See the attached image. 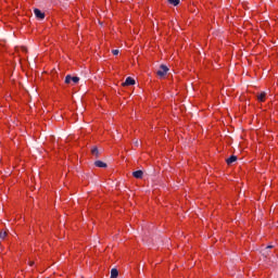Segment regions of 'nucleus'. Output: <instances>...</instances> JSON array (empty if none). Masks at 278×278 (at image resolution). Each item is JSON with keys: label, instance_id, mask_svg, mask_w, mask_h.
I'll return each instance as SVG.
<instances>
[{"label": "nucleus", "instance_id": "nucleus-1", "mask_svg": "<svg viewBox=\"0 0 278 278\" xmlns=\"http://www.w3.org/2000/svg\"><path fill=\"white\" fill-rule=\"evenodd\" d=\"M166 73H168V66L161 65L160 70L156 72V75H159V77H164Z\"/></svg>", "mask_w": 278, "mask_h": 278}, {"label": "nucleus", "instance_id": "nucleus-2", "mask_svg": "<svg viewBox=\"0 0 278 278\" xmlns=\"http://www.w3.org/2000/svg\"><path fill=\"white\" fill-rule=\"evenodd\" d=\"M34 14L36 18H39L40 21L45 20V13H42V11H40L39 9H35Z\"/></svg>", "mask_w": 278, "mask_h": 278}, {"label": "nucleus", "instance_id": "nucleus-3", "mask_svg": "<svg viewBox=\"0 0 278 278\" xmlns=\"http://www.w3.org/2000/svg\"><path fill=\"white\" fill-rule=\"evenodd\" d=\"M136 85V80L131 77H127L125 83H123V86H135Z\"/></svg>", "mask_w": 278, "mask_h": 278}, {"label": "nucleus", "instance_id": "nucleus-4", "mask_svg": "<svg viewBox=\"0 0 278 278\" xmlns=\"http://www.w3.org/2000/svg\"><path fill=\"white\" fill-rule=\"evenodd\" d=\"M94 166H97L98 168H108V163L103 161H96Z\"/></svg>", "mask_w": 278, "mask_h": 278}, {"label": "nucleus", "instance_id": "nucleus-5", "mask_svg": "<svg viewBox=\"0 0 278 278\" xmlns=\"http://www.w3.org/2000/svg\"><path fill=\"white\" fill-rule=\"evenodd\" d=\"M233 162H238V156L231 155L230 157H228V159L226 160V163H227L228 165L233 164Z\"/></svg>", "mask_w": 278, "mask_h": 278}, {"label": "nucleus", "instance_id": "nucleus-6", "mask_svg": "<svg viewBox=\"0 0 278 278\" xmlns=\"http://www.w3.org/2000/svg\"><path fill=\"white\" fill-rule=\"evenodd\" d=\"M142 175H144V173L142 170H140V169L132 173V176L136 179H142Z\"/></svg>", "mask_w": 278, "mask_h": 278}, {"label": "nucleus", "instance_id": "nucleus-7", "mask_svg": "<svg viewBox=\"0 0 278 278\" xmlns=\"http://www.w3.org/2000/svg\"><path fill=\"white\" fill-rule=\"evenodd\" d=\"M256 97H257L258 101H261V102L266 101V92H264V91L258 93Z\"/></svg>", "mask_w": 278, "mask_h": 278}, {"label": "nucleus", "instance_id": "nucleus-8", "mask_svg": "<svg viewBox=\"0 0 278 278\" xmlns=\"http://www.w3.org/2000/svg\"><path fill=\"white\" fill-rule=\"evenodd\" d=\"M91 154L93 155V157H99V148L93 147L91 149Z\"/></svg>", "mask_w": 278, "mask_h": 278}, {"label": "nucleus", "instance_id": "nucleus-9", "mask_svg": "<svg viewBox=\"0 0 278 278\" xmlns=\"http://www.w3.org/2000/svg\"><path fill=\"white\" fill-rule=\"evenodd\" d=\"M111 278H118V269L116 268L111 269Z\"/></svg>", "mask_w": 278, "mask_h": 278}, {"label": "nucleus", "instance_id": "nucleus-10", "mask_svg": "<svg viewBox=\"0 0 278 278\" xmlns=\"http://www.w3.org/2000/svg\"><path fill=\"white\" fill-rule=\"evenodd\" d=\"M167 3H169L170 5L177 7V5H179L180 1L179 0H167Z\"/></svg>", "mask_w": 278, "mask_h": 278}, {"label": "nucleus", "instance_id": "nucleus-11", "mask_svg": "<svg viewBox=\"0 0 278 278\" xmlns=\"http://www.w3.org/2000/svg\"><path fill=\"white\" fill-rule=\"evenodd\" d=\"M268 249H273V245H267L263 251H262V253H263V255H268Z\"/></svg>", "mask_w": 278, "mask_h": 278}, {"label": "nucleus", "instance_id": "nucleus-12", "mask_svg": "<svg viewBox=\"0 0 278 278\" xmlns=\"http://www.w3.org/2000/svg\"><path fill=\"white\" fill-rule=\"evenodd\" d=\"M8 236L7 231H0V240H5V237Z\"/></svg>", "mask_w": 278, "mask_h": 278}, {"label": "nucleus", "instance_id": "nucleus-13", "mask_svg": "<svg viewBox=\"0 0 278 278\" xmlns=\"http://www.w3.org/2000/svg\"><path fill=\"white\" fill-rule=\"evenodd\" d=\"M72 81H73V76L67 75V76L65 77V84H71Z\"/></svg>", "mask_w": 278, "mask_h": 278}, {"label": "nucleus", "instance_id": "nucleus-14", "mask_svg": "<svg viewBox=\"0 0 278 278\" xmlns=\"http://www.w3.org/2000/svg\"><path fill=\"white\" fill-rule=\"evenodd\" d=\"M72 81H73V84H79V77L73 76Z\"/></svg>", "mask_w": 278, "mask_h": 278}, {"label": "nucleus", "instance_id": "nucleus-15", "mask_svg": "<svg viewBox=\"0 0 278 278\" xmlns=\"http://www.w3.org/2000/svg\"><path fill=\"white\" fill-rule=\"evenodd\" d=\"M113 55H118L119 51L118 50H112Z\"/></svg>", "mask_w": 278, "mask_h": 278}, {"label": "nucleus", "instance_id": "nucleus-16", "mask_svg": "<svg viewBox=\"0 0 278 278\" xmlns=\"http://www.w3.org/2000/svg\"><path fill=\"white\" fill-rule=\"evenodd\" d=\"M135 147H140V143L138 141H135Z\"/></svg>", "mask_w": 278, "mask_h": 278}, {"label": "nucleus", "instance_id": "nucleus-17", "mask_svg": "<svg viewBox=\"0 0 278 278\" xmlns=\"http://www.w3.org/2000/svg\"><path fill=\"white\" fill-rule=\"evenodd\" d=\"M22 51H27V48H25V47H22Z\"/></svg>", "mask_w": 278, "mask_h": 278}, {"label": "nucleus", "instance_id": "nucleus-18", "mask_svg": "<svg viewBox=\"0 0 278 278\" xmlns=\"http://www.w3.org/2000/svg\"><path fill=\"white\" fill-rule=\"evenodd\" d=\"M29 266H34V262H30V263H29Z\"/></svg>", "mask_w": 278, "mask_h": 278}]
</instances>
